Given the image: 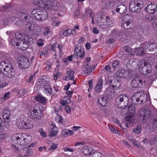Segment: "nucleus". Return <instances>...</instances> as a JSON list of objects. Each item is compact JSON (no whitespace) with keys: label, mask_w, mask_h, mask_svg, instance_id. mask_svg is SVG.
Segmentation results:
<instances>
[{"label":"nucleus","mask_w":157,"mask_h":157,"mask_svg":"<svg viewBox=\"0 0 157 157\" xmlns=\"http://www.w3.org/2000/svg\"><path fill=\"white\" fill-rule=\"evenodd\" d=\"M129 98L126 95L121 94L115 99V109L117 112H120L122 106H126L129 102Z\"/></svg>","instance_id":"obj_1"},{"label":"nucleus","mask_w":157,"mask_h":157,"mask_svg":"<svg viewBox=\"0 0 157 157\" xmlns=\"http://www.w3.org/2000/svg\"><path fill=\"white\" fill-rule=\"evenodd\" d=\"M31 15L36 20L43 21L48 17V13L46 11H41L39 9H34L31 12Z\"/></svg>","instance_id":"obj_2"},{"label":"nucleus","mask_w":157,"mask_h":157,"mask_svg":"<svg viewBox=\"0 0 157 157\" xmlns=\"http://www.w3.org/2000/svg\"><path fill=\"white\" fill-rule=\"evenodd\" d=\"M143 3V2L142 1L140 2L138 1L132 0L129 4V9L132 12H138L140 10V6L142 5Z\"/></svg>","instance_id":"obj_3"},{"label":"nucleus","mask_w":157,"mask_h":157,"mask_svg":"<svg viewBox=\"0 0 157 157\" xmlns=\"http://www.w3.org/2000/svg\"><path fill=\"white\" fill-rule=\"evenodd\" d=\"M151 113L149 110H146L144 108L140 109L138 112L140 119L142 121L143 123L146 122L147 119L149 117Z\"/></svg>","instance_id":"obj_4"},{"label":"nucleus","mask_w":157,"mask_h":157,"mask_svg":"<svg viewBox=\"0 0 157 157\" xmlns=\"http://www.w3.org/2000/svg\"><path fill=\"white\" fill-rule=\"evenodd\" d=\"M18 17L21 19L24 24L27 25L32 22L33 18L29 14L19 11L17 13Z\"/></svg>","instance_id":"obj_5"},{"label":"nucleus","mask_w":157,"mask_h":157,"mask_svg":"<svg viewBox=\"0 0 157 157\" xmlns=\"http://www.w3.org/2000/svg\"><path fill=\"white\" fill-rule=\"evenodd\" d=\"M31 139V137L29 136L27 138H23L21 135L19 136H13L12 137V139L13 141H15L17 144L20 145H25L27 144L29 142V139Z\"/></svg>","instance_id":"obj_6"},{"label":"nucleus","mask_w":157,"mask_h":157,"mask_svg":"<svg viewBox=\"0 0 157 157\" xmlns=\"http://www.w3.org/2000/svg\"><path fill=\"white\" fill-rule=\"evenodd\" d=\"M145 81H144L140 78H135L132 80L131 85L132 87L135 88H142L145 86Z\"/></svg>","instance_id":"obj_7"},{"label":"nucleus","mask_w":157,"mask_h":157,"mask_svg":"<svg viewBox=\"0 0 157 157\" xmlns=\"http://www.w3.org/2000/svg\"><path fill=\"white\" fill-rule=\"evenodd\" d=\"M139 94L135 93L132 97V100L133 101H136L139 102L140 101V102L139 103L140 104L145 103L147 100V95L145 94H140L139 95Z\"/></svg>","instance_id":"obj_8"},{"label":"nucleus","mask_w":157,"mask_h":157,"mask_svg":"<svg viewBox=\"0 0 157 157\" xmlns=\"http://www.w3.org/2000/svg\"><path fill=\"white\" fill-rule=\"evenodd\" d=\"M19 66L20 68L26 69L28 68L30 65V62L29 59L26 57H21L18 61Z\"/></svg>","instance_id":"obj_9"},{"label":"nucleus","mask_w":157,"mask_h":157,"mask_svg":"<svg viewBox=\"0 0 157 157\" xmlns=\"http://www.w3.org/2000/svg\"><path fill=\"white\" fill-rule=\"evenodd\" d=\"M77 45L75 46V48L74 50V56L76 58L80 57L83 58L85 56L84 51L83 48L81 47L80 48L76 47Z\"/></svg>","instance_id":"obj_10"},{"label":"nucleus","mask_w":157,"mask_h":157,"mask_svg":"<svg viewBox=\"0 0 157 157\" xmlns=\"http://www.w3.org/2000/svg\"><path fill=\"white\" fill-rule=\"evenodd\" d=\"M32 114L34 118L37 120L41 119L43 116L42 110L39 108L33 109Z\"/></svg>","instance_id":"obj_11"},{"label":"nucleus","mask_w":157,"mask_h":157,"mask_svg":"<svg viewBox=\"0 0 157 157\" xmlns=\"http://www.w3.org/2000/svg\"><path fill=\"white\" fill-rule=\"evenodd\" d=\"M152 70V67L151 64H148L147 67L139 68V71L140 72L144 75H146L147 74H149L151 73Z\"/></svg>","instance_id":"obj_12"},{"label":"nucleus","mask_w":157,"mask_h":157,"mask_svg":"<svg viewBox=\"0 0 157 157\" xmlns=\"http://www.w3.org/2000/svg\"><path fill=\"white\" fill-rule=\"evenodd\" d=\"M145 9L149 14H153L157 11V4L154 3L150 4L147 5Z\"/></svg>","instance_id":"obj_13"},{"label":"nucleus","mask_w":157,"mask_h":157,"mask_svg":"<svg viewBox=\"0 0 157 157\" xmlns=\"http://www.w3.org/2000/svg\"><path fill=\"white\" fill-rule=\"evenodd\" d=\"M4 71L5 74L9 78L13 77L15 75V71L12 67H10L8 66H6L4 68Z\"/></svg>","instance_id":"obj_14"},{"label":"nucleus","mask_w":157,"mask_h":157,"mask_svg":"<svg viewBox=\"0 0 157 157\" xmlns=\"http://www.w3.org/2000/svg\"><path fill=\"white\" fill-rule=\"evenodd\" d=\"M143 47H144L146 50L148 49L149 51L153 50L157 47L156 45L154 43L150 42H147L143 43L142 44Z\"/></svg>","instance_id":"obj_15"},{"label":"nucleus","mask_w":157,"mask_h":157,"mask_svg":"<svg viewBox=\"0 0 157 157\" xmlns=\"http://www.w3.org/2000/svg\"><path fill=\"white\" fill-rule=\"evenodd\" d=\"M48 3L50 4V5H48L45 7L46 9H56V7L59 6V5L56 1L54 0H49Z\"/></svg>","instance_id":"obj_16"},{"label":"nucleus","mask_w":157,"mask_h":157,"mask_svg":"<svg viewBox=\"0 0 157 157\" xmlns=\"http://www.w3.org/2000/svg\"><path fill=\"white\" fill-rule=\"evenodd\" d=\"M67 76L65 77V79L67 80V78H70L69 79L73 80L75 78L74 71L70 68H67L66 69Z\"/></svg>","instance_id":"obj_17"},{"label":"nucleus","mask_w":157,"mask_h":157,"mask_svg":"<svg viewBox=\"0 0 157 157\" xmlns=\"http://www.w3.org/2000/svg\"><path fill=\"white\" fill-rule=\"evenodd\" d=\"M98 101L99 103L102 106H107V104H108L107 98L106 97L101 96L98 97Z\"/></svg>","instance_id":"obj_18"},{"label":"nucleus","mask_w":157,"mask_h":157,"mask_svg":"<svg viewBox=\"0 0 157 157\" xmlns=\"http://www.w3.org/2000/svg\"><path fill=\"white\" fill-rule=\"evenodd\" d=\"M24 129H30L33 127L34 124L31 120L28 119L24 121Z\"/></svg>","instance_id":"obj_19"},{"label":"nucleus","mask_w":157,"mask_h":157,"mask_svg":"<svg viewBox=\"0 0 157 157\" xmlns=\"http://www.w3.org/2000/svg\"><path fill=\"white\" fill-rule=\"evenodd\" d=\"M52 130L50 132L49 136L50 137H53L57 135L58 129L55 126V124H52L51 125Z\"/></svg>","instance_id":"obj_20"},{"label":"nucleus","mask_w":157,"mask_h":157,"mask_svg":"<svg viewBox=\"0 0 157 157\" xmlns=\"http://www.w3.org/2000/svg\"><path fill=\"white\" fill-rule=\"evenodd\" d=\"M116 12L121 14L125 13L127 11L126 7L123 5H120L116 7L115 9Z\"/></svg>","instance_id":"obj_21"},{"label":"nucleus","mask_w":157,"mask_h":157,"mask_svg":"<svg viewBox=\"0 0 157 157\" xmlns=\"http://www.w3.org/2000/svg\"><path fill=\"white\" fill-rule=\"evenodd\" d=\"M22 42L29 45H32L33 42V38L28 35H25L22 40Z\"/></svg>","instance_id":"obj_22"},{"label":"nucleus","mask_w":157,"mask_h":157,"mask_svg":"<svg viewBox=\"0 0 157 157\" xmlns=\"http://www.w3.org/2000/svg\"><path fill=\"white\" fill-rule=\"evenodd\" d=\"M85 69L82 71V73L83 75H87L90 74V73L92 71V69H91L90 65H89V64L87 63L84 67Z\"/></svg>","instance_id":"obj_23"},{"label":"nucleus","mask_w":157,"mask_h":157,"mask_svg":"<svg viewBox=\"0 0 157 157\" xmlns=\"http://www.w3.org/2000/svg\"><path fill=\"white\" fill-rule=\"evenodd\" d=\"M103 84V81L102 79L99 78L98 79L97 84L95 86L94 90L96 92H100L102 89Z\"/></svg>","instance_id":"obj_24"},{"label":"nucleus","mask_w":157,"mask_h":157,"mask_svg":"<svg viewBox=\"0 0 157 157\" xmlns=\"http://www.w3.org/2000/svg\"><path fill=\"white\" fill-rule=\"evenodd\" d=\"M110 84L114 90H116L119 88H120L121 83L117 80H115L114 81H112L110 82Z\"/></svg>","instance_id":"obj_25"},{"label":"nucleus","mask_w":157,"mask_h":157,"mask_svg":"<svg viewBox=\"0 0 157 157\" xmlns=\"http://www.w3.org/2000/svg\"><path fill=\"white\" fill-rule=\"evenodd\" d=\"M37 84L43 87L44 88L46 87L47 85H50L46 80L43 78L39 79L37 82Z\"/></svg>","instance_id":"obj_26"},{"label":"nucleus","mask_w":157,"mask_h":157,"mask_svg":"<svg viewBox=\"0 0 157 157\" xmlns=\"http://www.w3.org/2000/svg\"><path fill=\"white\" fill-rule=\"evenodd\" d=\"M49 0H39L37 2V5L41 8L46 9V5L48 2Z\"/></svg>","instance_id":"obj_27"},{"label":"nucleus","mask_w":157,"mask_h":157,"mask_svg":"<svg viewBox=\"0 0 157 157\" xmlns=\"http://www.w3.org/2000/svg\"><path fill=\"white\" fill-rule=\"evenodd\" d=\"M34 99L35 100L43 104L45 103L46 101L45 98L41 95H39L35 97H34Z\"/></svg>","instance_id":"obj_28"},{"label":"nucleus","mask_w":157,"mask_h":157,"mask_svg":"<svg viewBox=\"0 0 157 157\" xmlns=\"http://www.w3.org/2000/svg\"><path fill=\"white\" fill-rule=\"evenodd\" d=\"M125 73L124 70H120L116 72L115 75L117 78H124L125 75Z\"/></svg>","instance_id":"obj_29"},{"label":"nucleus","mask_w":157,"mask_h":157,"mask_svg":"<svg viewBox=\"0 0 157 157\" xmlns=\"http://www.w3.org/2000/svg\"><path fill=\"white\" fill-rule=\"evenodd\" d=\"M73 134V132L72 130H69L67 129H65L62 130V135L64 137H66L68 135L70 136Z\"/></svg>","instance_id":"obj_30"},{"label":"nucleus","mask_w":157,"mask_h":157,"mask_svg":"<svg viewBox=\"0 0 157 157\" xmlns=\"http://www.w3.org/2000/svg\"><path fill=\"white\" fill-rule=\"evenodd\" d=\"M11 43L14 46H18L21 44L20 40L18 39L17 38H14L11 39Z\"/></svg>","instance_id":"obj_31"},{"label":"nucleus","mask_w":157,"mask_h":157,"mask_svg":"<svg viewBox=\"0 0 157 157\" xmlns=\"http://www.w3.org/2000/svg\"><path fill=\"white\" fill-rule=\"evenodd\" d=\"M148 64H150L148 63L144 59H142L139 62L138 68L147 67Z\"/></svg>","instance_id":"obj_32"},{"label":"nucleus","mask_w":157,"mask_h":157,"mask_svg":"<svg viewBox=\"0 0 157 157\" xmlns=\"http://www.w3.org/2000/svg\"><path fill=\"white\" fill-rule=\"evenodd\" d=\"M123 26L124 28L129 29L132 28V24L130 22V20H128V21H126L123 23Z\"/></svg>","instance_id":"obj_33"},{"label":"nucleus","mask_w":157,"mask_h":157,"mask_svg":"<svg viewBox=\"0 0 157 157\" xmlns=\"http://www.w3.org/2000/svg\"><path fill=\"white\" fill-rule=\"evenodd\" d=\"M10 114V112L7 109H5L3 112V117L4 119H8Z\"/></svg>","instance_id":"obj_34"},{"label":"nucleus","mask_w":157,"mask_h":157,"mask_svg":"<svg viewBox=\"0 0 157 157\" xmlns=\"http://www.w3.org/2000/svg\"><path fill=\"white\" fill-rule=\"evenodd\" d=\"M24 121H21L20 119L17 120L16 121V125L18 128L23 129H24Z\"/></svg>","instance_id":"obj_35"},{"label":"nucleus","mask_w":157,"mask_h":157,"mask_svg":"<svg viewBox=\"0 0 157 157\" xmlns=\"http://www.w3.org/2000/svg\"><path fill=\"white\" fill-rule=\"evenodd\" d=\"M43 91L47 95H51L52 92V88L50 85H47L46 87L44 88Z\"/></svg>","instance_id":"obj_36"},{"label":"nucleus","mask_w":157,"mask_h":157,"mask_svg":"<svg viewBox=\"0 0 157 157\" xmlns=\"http://www.w3.org/2000/svg\"><path fill=\"white\" fill-rule=\"evenodd\" d=\"M135 53L137 55L142 56L144 55V49L143 47L136 49L135 50Z\"/></svg>","instance_id":"obj_37"},{"label":"nucleus","mask_w":157,"mask_h":157,"mask_svg":"<svg viewBox=\"0 0 157 157\" xmlns=\"http://www.w3.org/2000/svg\"><path fill=\"white\" fill-rule=\"evenodd\" d=\"M71 102V100L68 97H65L63 99L61 102V104L64 106L67 105L68 104Z\"/></svg>","instance_id":"obj_38"},{"label":"nucleus","mask_w":157,"mask_h":157,"mask_svg":"<svg viewBox=\"0 0 157 157\" xmlns=\"http://www.w3.org/2000/svg\"><path fill=\"white\" fill-rule=\"evenodd\" d=\"M148 61H150V63H151L152 64H154L155 60V55L154 54H152L150 55L148 57Z\"/></svg>","instance_id":"obj_39"},{"label":"nucleus","mask_w":157,"mask_h":157,"mask_svg":"<svg viewBox=\"0 0 157 157\" xmlns=\"http://www.w3.org/2000/svg\"><path fill=\"white\" fill-rule=\"evenodd\" d=\"M81 150L82 153L85 155H87L90 154V151L87 146L84 147Z\"/></svg>","instance_id":"obj_40"},{"label":"nucleus","mask_w":157,"mask_h":157,"mask_svg":"<svg viewBox=\"0 0 157 157\" xmlns=\"http://www.w3.org/2000/svg\"><path fill=\"white\" fill-rule=\"evenodd\" d=\"M73 31L75 32V29H68L65 30L63 32V35L65 36H68L71 34H73Z\"/></svg>","instance_id":"obj_41"},{"label":"nucleus","mask_w":157,"mask_h":157,"mask_svg":"<svg viewBox=\"0 0 157 157\" xmlns=\"http://www.w3.org/2000/svg\"><path fill=\"white\" fill-rule=\"evenodd\" d=\"M141 126L140 125H137L136 128L133 129V131L135 134H139L141 131Z\"/></svg>","instance_id":"obj_42"},{"label":"nucleus","mask_w":157,"mask_h":157,"mask_svg":"<svg viewBox=\"0 0 157 157\" xmlns=\"http://www.w3.org/2000/svg\"><path fill=\"white\" fill-rule=\"evenodd\" d=\"M51 32L49 27H46L44 28L43 34L44 36H46Z\"/></svg>","instance_id":"obj_43"},{"label":"nucleus","mask_w":157,"mask_h":157,"mask_svg":"<svg viewBox=\"0 0 157 157\" xmlns=\"http://www.w3.org/2000/svg\"><path fill=\"white\" fill-rule=\"evenodd\" d=\"M124 48L126 52L128 53L130 55H132V50L131 48L128 46H124Z\"/></svg>","instance_id":"obj_44"},{"label":"nucleus","mask_w":157,"mask_h":157,"mask_svg":"<svg viewBox=\"0 0 157 157\" xmlns=\"http://www.w3.org/2000/svg\"><path fill=\"white\" fill-rule=\"evenodd\" d=\"M28 92L27 90H25V89H21L18 92V94L21 96H24Z\"/></svg>","instance_id":"obj_45"},{"label":"nucleus","mask_w":157,"mask_h":157,"mask_svg":"<svg viewBox=\"0 0 157 157\" xmlns=\"http://www.w3.org/2000/svg\"><path fill=\"white\" fill-rule=\"evenodd\" d=\"M29 45V44L25 43H23V44L20 47V48L22 50H25L28 48Z\"/></svg>","instance_id":"obj_46"},{"label":"nucleus","mask_w":157,"mask_h":157,"mask_svg":"<svg viewBox=\"0 0 157 157\" xmlns=\"http://www.w3.org/2000/svg\"><path fill=\"white\" fill-rule=\"evenodd\" d=\"M85 12L90 17H92V15L93 14V11L91 9H86Z\"/></svg>","instance_id":"obj_47"},{"label":"nucleus","mask_w":157,"mask_h":157,"mask_svg":"<svg viewBox=\"0 0 157 157\" xmlns=\"http://www.w3.org/2000/svg\"><path fill=\"white\" fill-rule=\"evenodd\" d=\"M155 17L154 15H147L146 16L145 18L149 21H151L154 20Z\"/></svg>","instance_id":"obj_48"},{"label":"nucleus","mask_w":157,"mask_h":157,"mask_svg":"<svg viewBox=\"0 0 157 157\" xmlns=\"http://www.w3.org/2000/svg\"><path fill=\"white\" fill-rule=\"evenodd\" d=\"M119 65V62L117 60L115 61L112 63V66L114 68L118 67Z\"/></svg>","instance_id":"obj_49"},{"label":"nucleus","mask_w":157,"mask_h":157,"mask_svg":"<svg viewBox=\"0 0 157 157\" xmlns=\"http://www.w3.org/2000/svg\"><path fill=\"white\" fill-rule=\"evenodd\" d=\"M38 132L41 135L44 137H45L47 136L45 132L42 128H39L38 129Z\"/></svg>","instance_id":"obj_50"},{"label":"nucleus","mask_w":157,"mask_h":157,"mask_svg":"<svg viewBox=\"0 0 157 157\" xmlns=\"http://www.w3.org/2000/svg\"><path fill=\"white\" fill-rule=\"evenodd\" d=\"M152 124L153 128L157 127V119H155L151 122Z\"/></svg>","instance_id":"obj_51"},{"label":"nucleus","mask_w":157,"mask_h":157,"mask_svg":"<svg viewBox=\"0 0 157 157\" xmlns=\"http://www.w3.org/2000/svg\"><path fill=\"white\" fill-rule=\"evenodd\" d=\"M8 8L7 6H2L0 7V10L2 12H5L8 10Z\"/></svg>","instance_id":"obj_52"},{"label":"nucleus","mask_w":157,"mask_h":157,"mask_svg":"<svg viewBox=\"0 0 157 157\" xmlns=\"http://www.w3.org/2000/svg\"><path fill=\"white\" fill-rule=\"evenodd\" d=\"M29 29L30 33L31 34L34 33L35 32L34 26L33 25H31L29 28Z\"/></svg>","instance_id":"obj_53"},{"label":"nucleus","mask_w":157,"mask_h":157,"mask_svg":"<svg viewBox=\"0 0 157 157\" xmlns=\"http://www.w3.org/2000/svg\"><path fill=\"white\" fill-rule=\"evenodd\" d=\"M65 106V111L68 113H70L71 112V109L72 110H74V108H71L68 105Z\"/></svg>","instance_id":"obj_54"},{"label":"nucleus","mask_w":157,"mask_h":157,"mask_svg":"<svg viewBox=\"0 0 157 157\" xmlns=\"http://www.w3.org/2000/svg\"><path fill=\"white\" fill-rule=\"evenodd\" d=\"M15 35L16 36H17V38L18 39H19L20 40H21L22 41V40L24 38V37L23 36V35L21 34H18V33H15Z\"/></svg>","instance_id":"obj_55"},{"label":"nucleus","mask_w":157,"mask_h":157,"mask_svg":"<svg viewBox=\"0 0 157 157\" xmlns=\"http://www.w3.org/2000/svg\"><path fill=\"white\" fill-rule=\"evenodd\" d=\"M126 121L131 123L132 120V117L131 116H127L125 117Z\"/></svg>","instance_id":"obj_56"},{"label":"nucleus","mask_w":157,"mask_h":157,"mask_svg":"<svg viewBox=\"0 0 157 157\" xmlns=\"http://www.w3.org/2000/svg\"><path fill=\"white\" fill-rule=\"evenodd\" d=\"M43 40L42 39H40L38 40L37 42V44L40 46H42L44 45L43 43Z\"/></svg>","instance_id":"obj_57"},{"label":"nucleus","mask_w":157,"mask_h":157,"mask_svg":"<svg viewBox=\"0 0 157 157\" xmlns=\"http://www.w3.org/2000/svg\"><path fill=\"white\" fill-rule=\"evenodd\" d=\"M57 146L58 144H53L51 146V147L48 148V150L49 151H50L51 150H54L57 148Z\"/></svg>","instance_id":"obj_58"},{"label":"nucleus","mask_w":157,"mask_h":157,"mask_svg":"<svg viewBox=\"0 0 157 157\" xmlns=\"http://www.w3.org/2000/svg\"><path fill=\"white\" fill-rule=\"evenodd\" d=\"M153 26L154 28H157V17H155L153 22Z\"/></svg>","instance_id":"obj_59"},{"label":"nucleus","mask_w":157,"mask_h":157,"mask_svg":"<svg viewBox=\"0 0 157 157\" xmlns=\"http://www.w3.org/2000/svg\"><path fill=\"white\" fill-rule=\"evenodd\" d=\"M156 141L155 138L153 137L151 138L149 141V143L151 144H153L156 142Z\"/></svg>","instance_id":"obj_60"},{"label":"nucleus","mask_w":157,"mask_h":157,"mask_svg":"<svg viewBox=\"0 0 157 157\" xmlns=\"http://www.w3.org/2000/svg\"><path fill=\"white\" fill-rule=\"evenodd\" d=\"M25 152L28 155H31L33 154V151L31 149H26L25 150Z\"/></svg>","instance_id":"obj_61"},{"label":"nucleus","mask_w":157,"mask_h":157,"mask_svg":"<svg viewBox=\"0 0 157 157\" xmlns=\"http://www.w3.org/2000/svg\"><path fill=\"white\" fill-rule=\"evenodd\" d=\"M132 142L134 146L138 147H139V145L138 144V142L135 140H132Z\"/></svg>","instance_id":"obj_62"},{"label":"nucleus","mask_w":157,"mask_h":157,"mask_svg":"<svg viewBox=\"0 0 157 157\" xmlns=\"http://www.w3.org/2000/svg\"><path fill=\"white\" fill-rule=\"evenodd\" d=\"M109 128L111 131L113 133H116L117 131L115 129V128L111 126H109Z\"/></svg>","instance_id":"obj_63"},{"label":"nucleus","mask_w":157,"mask_h":157,"mask_svg":"<svg viewBox=\"0 0 157 157\" xmlns=\"http://www.w3.org/2000/svg\"><path fill=\"white\" fill-rule=\"evenodd\" d=\"M80 13L79 9L76 10L74 13V15L75 16H78L79 15Z\"/></svg>","instance_id":"obj_64"}]
</instances>
